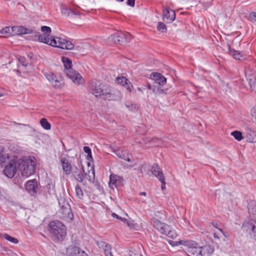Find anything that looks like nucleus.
Returning a JSON list of instances; mask_svg holds the SVG:
<instances>
[{
	"instance_id": "1",
	"label": "nucleus",
	"mask_w": 256,
	"mask_h": 256,
	"mask_svg": "<svg viewBox=\"0 0 256 256\" xmlns=\"http://www.w3.org/2000/svg\"><path fill=\"white\" fill-rule=\"evenodd\" d=\"M50 34H42L39 36L38 40L42 42L50 44L52 46L62 49L72 50L74 44L68 40L58 37L50 38Z\"/></svg>"
},
{
	"instance_id": "2",
	"label": "nucleus",
	"mask_w": 256,
	"mask_h": 256,
	"mask_svg": "<svg viewBox=\"0 0 256 256\" xmlns=\"http://www.w3.org/2000/svg\"><path fill=\"white\" fill-rule=\"evenodd\" d=\"M17 164L22 176L28 178L35 172L36 158L34 156H25L18 160Z\"/></svg>"
},
{
	"instance_id": "3",
	"label": "nucleus",
	"mask_w": 256,
	"mask_h": 256,
	"mask_svg": "<svg viewBox=\"0 0 256 256\" xmlns=\"http://www.w3.org/2000/svg\"><path fill=\"white\" fill-rule=\"evenodd\" d=\"M62 62L64 66V72L67 76L76 84L79 85L84 82V79L76 71L72 68V60L66 57H62Z\"/></svg>"
},
{
	"instance_id": "4",
	"label": "nucleus",
	"mask_w": 256,
	"mask_h": 256,
	"mask_svg": "<svg viewBox=\"0 0 256 256\" xmlns=\"http://www.w3.org/2000/svg\"><path fill=\"white\" fill-rule=\"evenodd\" d=\"M50 231L52 238L54 242L62 241L66 235L64 226L62 222L56 220L51 222L49 224Z\"/></svg>"
},
{
	"instance_id": "5",
	"label": "nucleus",
	"mask_w": 256,
	"mask_h": 256,
	"mask_svg": "<svg viewBox=\"0 0 256 256\" xmlns=\"http://www.w3.org/2000/svg\"><path fill=\"white\" fill-rule=\"evenodd\" d=\"M108 86L96 80H90L88 84V92L97 98H101Z\"/></svg>"
},
{
	"instance_id": "6",
	"label": "nucleus",
	"mask_w": 256,
	"mask_h": 256,
	"mask_svg": "<svg viewBox=\"0 0 256 256\" xmlns=\"http://www.w3.org/2000/svg\"><path fill=\"white\" fill-rule=\"evenodd\" d=\"M132 36L128 32H118L112 35L108 40L115 44H124L129 42L132 39Z\"/></svg>"
},
{
	"instance_id": "7",
	"label": "nucleus",
	"mask_w": 256,
	"mask_h": 256,
	"mask_svg": "<svg viewBox=\"0 0 256 256\" xmlns=\"http://www.w3.org/2000/svg\"><path fill=\"white\" fill-rule=\"evenodd\" d=\"M17 158H13L7 164L3 170L4 174L8 178H12L17 170Z\"/></svg>"
},
{
	"instance_id": "8",
	"label": "nucleus",
	"mask_w": 256,
	"mask_h": 256,
	"mask_svg": "<svg viewBox=\"0 0 256 256\" xmlns=\"http://www.w3.org/2000/svg\"><path fill=\"white\" fill-rule=\"evenodd\" d=\"M248 210L250 214L253 216L254 219V223L245 222L244 226L247 227L248 229L252 230L253 232L256 234V202H251L248 205Z\"/></svg>"
},
{
	"instance_id": "9",
	"label": "nucleus",
	"mask_w": 256,
	"mask_h": 256,
	"mask_svg": "<svg viewBox=\"0 0 256 256\" xmlns=\"http://www.w3.org/2000/svg\"><path fill=\"white\" fill-rule=\"evenodd\" d=\"M102 98L108 100H116L120 98V94L119 91L112 90L108 86Z\"/></svg>"
},
{
	"instance_id": "10",
	"label": "nucleus",
	"mask_w": 256,
	"mask_h": 256,
	"mask_svg": "<svg viewBox=\"0 0 256 256\" xmlns=\"http://www.w3.org/2000/svg\"><path fill=\"white\" fill-rule=\"evenodd\" d=\"M152 224L153 226L158 232L162 234H166L169 230V226L156 219L152 220Z\"/></svg>"
},
{
	"instance_id": "11",
	"label": "nucleus",
	"mask_w": 256,
	"mask_h": 256,
	"mask_svg": "<svg viewBox=\"0 0 256 256\" xmlns=\"http://www.w3.org/2000/svg\"><path fill=\"white\" fill-rule=\"evenodd\" d=\"M11 28V36L33 34L34 30L22 26H14Z\"/></svg>"
},
{
	"instance_id": "12",
	"label": "nucleus",
	"mask_w": 256,
	"mask_h": 256,
	"mask_svg": "<svg viewBox=\"0 0 256 256\" xmlns=\"http://www.w3.org/2000/svg\"><path fill=\"white\" fill-rule=\"evenodd\" d=\"M176 18V13L174 10H170L168 8H163L162 20L167 23L172 22Z\"/></svg>"
},
{
	"instance_id": "13",
	"label": "nucleus",
	"mask_w": 256,
	"mask_h": 256,
	"mask_svg": "<svg viewBox=\"0 0 256 256\" xmlns=\"http://www.w3.org/2000/svg\"><path fill=\"white\" fill-rule=\"evenodd\" d=\"M66 256H88L84 251H80L79 248L70 246L66 249Z\"/></svg>"
},
{
	"instance_id": "14",
	"label": "nucleus",
	"mask_w": 256,
	"mask_h": 256,
	"mask_svg": "<svg viewBox=\"0 0 256 256\" xmlns=\"http://www.w3.org/2000/svg\"><path fill=\"white\" fill-rule=\"evenodd\" d=\"M13 158H17V156L10 155L5 148L0 146V164L9 162Z\"/></svg>"
},
{
	"instance_id": "15",
	"label": "nucleus",
	"mask_w": 256,
	"mask_h": 256,
	"mask_svg": "<svg viewBox=\"0 0 256 256\" xmlns=\"http://www.w3.org/2000/svg\"><path fill=\"white\" fill-rule=\"evenodd\" d=\"M122 182L123 179L122 177L114 174H111L110 176L109 186L111 188L114 189L122 184Z\"/></svg>"
},
{
	"instance_id": "16",
	"label": "nucleus",
	"mask_w": 256,
	"mask_h": 256,
	"mask_svg": "<svg viewBox=\"0 0 256 256\" xmlns=\"http://www.w3.org/2000/svg\"><path fill=\"white\" fill-rule=\"evenodd\" d=\"M245 132L248 142H254L256 139V130L249 126L245 127Z\"/></svg>"
},
{
	"instance_id": "17",
	"label": "nucleus",
	"mask_w": 256,
	"mask_h": 256,
	"mask_svg": "<svg viewBox=\"0 0 256 256\" xmlns=\"http://www.w3.org/2000/svg\"><path fill=\"white\" fill-rule=\"evenodd\" d=\"M189 242H191L194 243V244L192 246H186L189 248V250H188L189 254L190 256H202L200 246H196V244L194 241L190 240Z\"/></svg>"
},
{
	"instance_id": "18",
	"label": "nucleus",
	"mask_w": 256,
	"mask_h": 256,
	"mask_svg": "<svg viewBox=\"0 0 256 256\" xmlns=\"http://www.w3.org/2000/svg\"><path fill=\"white\" fill-rule=\"evenodd\" d=\"M151 77L155 81V87L156 86V84L163 86L166 84V78L160 73H152Z\"/></svg>"
},
{
	"instance_id": "19",
	"label": "nucleus",
	"mask_w": 256,
	"mask_h": 256,
	"mask_svg": "<svg viewBox=\"0 0 256 256\" xmlns=\"http://www.w3.org/2000/svg\"><path fill=\"white\" fill-rule=\"evenodd\" d=\"M62 166V170L66 174H69L72 171V166L69 160L65 158H62L60 160Z\"/></svg>"
},
{
	"instance_id": "20",
	"label": "nucleus",
	"mask_w": 256,
	"mask_h": 256,
	"mask_svg": "<svg viewBox=\"0 0 256 256\" xmlns=\"http://www.w3.org/2000/svg\"><path fill=\"white\" fill-rule=\"evenodd\" d=\"M88 166L89 167V169L88 170V172H84L85 176L86 179L92 183H94V178H95V172L94 168L93 166L90 167V162H88Z\"/></svg>"
},
{
	"instance_id": "21",
	"label": "nucleus",
	"mask_w": 256,
	"mask_h": 256,
	"mask_svg": "<svg viewBox=\"0 0 256 256\" xmlns=\"http://www.w3.org/2000/svg\"><path fill=\"white\" fill-rule=\"evenodd\" d=\"M37 186L36 182L33 180L28 181L26 184V190L30 194H34L36 192V188Z\"/></svg>"
},
{
	"instance_id": "22",
	"label": "nucleus",
	"mask_w": 256,
	"mask_h": 256,
	"mask_svg": "<svg viewBox=\"0 0 256 256\" xmlns=\"http://www.w3.org/2000/svg\"><path fill=\"white\" fill-rule=\"evenodd\" d=\"M202 256H210L214 252V247L210 245L200 246Z\"/></svg>"
},
{
	"instance_id": "23",
	"label": "nucleus",
	"mask_w": 256,
	"mask_h": 256,
	"mask_svg": "<svg viewBox=\"0 0 256 256\" xmlns=\"http://www.w3.org/2000/svg\"><path fill=\"white\" fill-rule=\"evenodd\" d=\"M112 152L118 156L119 158L122 159L128 162H130V160L128 156L127 152L125 150H112Z\"/></svg>"
},
{
	"instance_id": "24",
	"label": "nucleus",
	"mask_w": 256,
	"mask_h": 256,
	"mask_svg": "<svg viewBox=\"0 0 256 256\" xmlns=\"http://www.w3.org/2000/svg\"><path fill=\"white\" fill-rule=\"evenodd\" d=\"M151 172L152 174L158 180H160V178L164 177L161 169L157 164H154L152 166L151 168Z\"/></svg>"
},
{
	"instance_id": "25",
	"label": "nucleus",
	"mask_w": 256,
	"mask_h": 256,
	"mask_svg": "<svg viewBox=\"0 0 256 256\" xmlns=\"http://www.w3.org/2000/svg\"><path fill=\"white\" fill-rule=\"evenodd\" d=\"M98 245L99 248L103 249L106 256H112L111 252V247L110 244H108L104 242H98Z\"/></svg>"
},
{
	"instance_id": "26",
	"label": "nucleus",
	"mask_w": 256,
	"mask_h": 256,
	"mask_svg": "<svg viewBox=\"0 0 256 256\" xmlns=\"http://www.w3.org/2000/svg\"><path fill=\"white\" fill-rule=\"evenodd\" d=\"M168 243L173 246H178L180 244H182L183 246H192L194 244V243L191 242H189V240H179V241H173V240H169Z\"/></svg>"
},
{
	"instance_id": "27",
	"label": "nucleus",
	"mask_w": 256,
	"mask_h": 256,
	"mask_svg": "<svg viewBox=\"0 0 256 256\" xmlns=\"http://www.w3.org/2000/svg\"><path fill=\"white\" fill-rule=\"evenodd\" d=\"M228 52L229 54L232 56L236 60H240L242 56L240 52L232 50L230 46H228Z\"/></svg>"
},
{
	"instance_id": "28",
	"label": "nucleus",
	"mask_w": 256,
	"mask_h": 256,
	"mask_svg": "<svg viewBox=\"0 0 256 256\" xmlns=\"http://www.w3.org/2000/svg\"><path fill=\"white\" fill-rule=\"evenodd\" d=\"M246 78L252 90L256 92V77H246Z\"/></svg>"
},
{
	"instance_id": "29",
	"label": "nucleus",
	"mask_w": 256,
	"mask_h": 256,
	"mask_svg": "<svg viewBox=\"0 0 256 256\" xmlns=\"http://www.w3.org/2000/svg\"><path fill=\"white\" fill-rule=\"evenodd\" d=\"M64 82L62 78H56L52 82L51 84L55 88H60L63 84Z\"/></svg>"
},
{
	"instance_id": "30",
	"label": "nucleus",
	"mask_w": 256,
	"mask_h": 256,
	"mask_svg": "<svg viewBox=\"0 0 256 256\" xmlns=\"http://www.w3.org/2000/svg\"><path fill=\"white\" fill-rule=\"evenodd\" d=\"M40 124L41 126L46 130H49L50 129V124L48 122L47 120L44 118H42L40 120Z\"/></svg>"
},
{
	"instance_id": "31",
	"label": "nucleus",
	"mask_w": 256,
	"mask_h": 256,
	"mask_svg": "<svg viewBox=\"0 0 256 256\" xmlns=\"http://www.w3.org/2000/svg\"><path fill=\"white\" fill-rule=\"evenodd\" d=\"M75 192L76 196L80 199H82L84 196L83 192L78 184L75 186Z\"/></svg>"
},
{
	"instance_id": "32",
	"label": "nucleus",
	"mask_w": 256,
	"mask_h": 256,
	"mask_svg": "<svg viewBox=\"0 0 256 256\" xmlns=\"http://www.w3.org/2000/svg\"><path fill=\"white\" fill-rule=\"evenodd\" d=\"M116 82L122 86H124L128 82V80L124 76H118L116 78Z\"/></svg>"
},
{
	"instance_id": "33",
	"label": "nucleus",
	"mask_w": 256,
	"mask_h": 256,
	"mask_svg": "<svg viewBox=\"0 0 256 256\" xmlns=\"http://www.w3.org/2000/svg\"><path fill=\"white\" fill-rule=\"evenodd\" d=\"M125 106L129 110L132 112H135L138 110L136 104L130 102H126Z\"/></svg>"
},
{
	"instance_id": "34",
	"label": "nucleus",
	"mask_w": 256,
	"mask_h": 256,
	"mask_svg": "<svg viewBox=\"0 0 256 256\" xmlns=\"http://www.w3.org/2000/svg\"><path fill=\"white\" fill-rule=\"evenodd\" d=\"M61 11L62 14L66 16H70L71 14H76V13L74 11H72L64 6L62 7Z\"/></svg>"
},
{
	"instance_id": "35",
	"label": "nucleus",
	"mask_w": 256,
	"mask_h": 256,
	"mask_svg": "<svg viewBox=\"0 0 256 256\" xmlns=\"http://www.w3.org/2000/svg\"><path fill=\"white\" fill-rule=\"evenodd\" d=\"M0 34L4 35V36H8L11 35V28L10 26L5 27L0 30Z\"/></svg>"
},
{
	"instance_id": "36",
	"label": "nucleus",
	"mask_w": 256,
	"mask_h": 256,
	"mask_svg": "<svg viewBox=\"0 0 256 256\" xmlns=\"http://www.w3.org/2000/svg\"><path fill=\"white\" fill-rule=\"evenodd\" d=\"M231 135L234 138L238 141H240L243 138L242 133L238 130L232 132L231 133Z\"/></svg>"
},
{
	"instance_id": "37",
	"label": "nucleus",
	"mask_w": 256,
	"mask_h": 256,
	"mask_svg": "<svg viewBox=\"0 0 256 256\" xmlns=\"http://www.w3.org/2000/svg\"><path fill=\"white\" fill-rule=\"evenodd\" d=\"M156 28L158 30L163 33L166 32L167 31L166 26L162 22H158V23Z\"/></svg>"
},
{
	"instance_id": "38",
	"label": "nucleus",
	"mask_w": 256,
	"mask_h": 256,
	"mask_svg": "<svg viewBox=\"0 0 256 256\" xmlns=\"http://www.w3.org/2000/svg\"><path fill=\"white\" fill-rule=\"evenodd\" d=\"M148 142L152 146H159L162 144V140L157 138H152L149 140Z\"/></svg>"
},
{
	"instance_id": "39",
	"label": "nucleus",
	"mask_w": 256,
	"mask_h": 256,
	"mask_svg": "<svg viewBox=\"0 0 256 256\" xmlns=\"http://www.w3.org/2000/svg\"><path fill=\"white\" fill-rule=\"evenodd\" d=\"M3 237L7 240H8L14 244H17L18 242V240L16 238L12 237L11 236L6 234H4Z\"/></svg>"
},
{
	"instance_id": "40",
	"label": "nucleus",
	"mask_w": 256,
	"mask_h": 256,
	"mask_svg": "<svg viewBox=\"0 0 256 256\" xmlns=\"http://www.w3.org/2000/svg\"><path fill=\"white\" fill-rule=\"evenodd\" d=\"M166 234L173 239L176 238L178 236V234L176 231L174 230H171L170 227L169 230L167 232Z\"/></svg>"
},
{
	"instance_id": "41",
	"label": "nucleus",
	"mask_w": 256,
	"mask_h": 256,
	"mask_svg": "<svg viewBox=\"0 0 256 256\" xmlns=\"http://www.w3.org/2000/svg\"><path fill=\"white\" fill-rule=\"evenodd\" d=\"M45 76L50 84H52L53 80H54L56 78L54 74L50 72L46 73Z\"/></svg>"
},
{
	"instance_id": "42",
	"label": "nucleus",
	"mask_w": 256,
	"mask_h": 256,
	"mask_svg": "<svg viewBox=\"0 0 256 256\" xmlns=\"http://www.w3.org/2000/svg\"><path fill=\"white\" fill-rule=\"evenodd\" d=\"M76 180L79 182H83L84 176L82 172H78L74 176Z\"/></svg>"
},
{
	"instance_id": "43",
	"label": "nucleus",
	"mask_w": 256,
	"mask_h": 256,
	"mask_svg": "<svg viewBox=\"0 0 256 256\" xmlns=\"http://www.w3.org/2000/svg\"><path fill=\"white\" fill-rule=\"evenodd\" d=\"M42 32L45 34H50L51 28L47 26H42L41 27Z\"/></svg>"
},
{
	"instance_id": "44",
	"label": "nucleus",
	"mask_w": 256,
	"mask_h": 256,
	"mask_svg": "<svg viewBox=\"0 0 256 256\" xmlns=\"http://www.w3.org/2000/svg\"><path fill=\"white\" fill-rule=\"evenodd\" d=\"M222 234L224 235L222 230L220 228H218V232L214 233V236L215 238L219 239Z\"/></svg>"
},
{
	"instance_id": "45",
	"label": "nucleus",
	"mask_w": 256,
	"mask_h": 256,
	"mask_svg": "<svg viewBox=\"0 0 256 256\" xmlns=\"http://www.w3.org/2000/svg\"><path fill=\"white\" fill-rule=\"evenodd\" d=\"M18 60H19L20 63L23 66H26L28 64V62L25 58L20 56V57Z\"/></svg>"
},
{
	"instance_id": "46",
	"label": "nucleus",
	"mask_w": 256,
	"mask_h": 256,
	"mask_svg": "<svg viewBox=\"0 0 256 256\" xmlns=\"http://www.w3.org/2000/svg\"><path fill=\"white\" fill-rule=\"evenodd\" d=\"M162 183L161 185V188L162 190H164L166 189V182H165V178H160V180H158Z\"/></svg>"
},
{
	"instance_id": "47",
	"label": "nucleus",
	"mask_w": 256,
	"mask_h": 256,
	"mask_svg": "<svg viewBox=\"0 0 256 256\" xmlns=\"http://www.w3.org/2000/svg\"><path fill=\"white\" fill-rule=\"evenodd\" d=\"M124 86L126 88L128 91L130 92H132V90L133 89V86L131 84L130 82L128 80V82Z\"/></svg>"
},
{
	"instance_id": "48",
	"label": "nucleus",
	"mask_w": 256,
	"mask_h": 256,
	"mask_svg": "<svg viewBox=\"0 0 256 256\" xmlns=\"http://www.w3.org/2000/svg\"><path fill=\"white\" fill-rule=\"evenodd\" d=\"M250 20L256 22V12H252L249 16Z\"/></svg>"
},
{
	"instance_id": "49",
	"label": "nucleus",
	"mask_w": 256,
	"mask_h": 256,
	"mask_svg": "<svg viewBox=\"0 0 256 256\" xmlns=\"http://www.w3.org/2000/svg\"><path fill=\"white\" fill-rule=\"evenodd\" d=\"M126 3L128 5L134 7V6L135 0H128Z\"/></svg>"
},
{
	"instance_id": "50",
	"label": "nucleus",
	"mask_w": 256,
	"mask_h": 256,
	"mask_svg": "<svg viewBox=\"0 0 256 256\" xmlns=\"http://www.w3.org/2000/svg\"><path fill=\"white\" fill-rule=\"evenodd\" d=\"M84 152L86 154H90V152H92L91 149L88 146H84Z\"/></svg>"
},
{
	"instance_id": "51",
	"label": "nucleus",
	"mask_w": 256,
	"mask_h": 256,
	"mask_svg": "<svg viewBox=\"0 0 256 256\" xmlns=\"http://www.w3.org/2000/svg\"><path fill=\"white\" fill-rule=\"evenodd\" d=\"M112 217H114V218H118V219H120V220L122 221V222H126V218H120V217H119V216H118L116 214H114V213H113V214H112Z\"/></svg>"
},
{
	"instance_id": "52",
	"label": "nucleus",
	"mask_w": 256,
	"mask_h": 256,
	"mask_svg": "<svg viewBox=\"0 0 256 256\" xmlns=\"http://www.w3.org/2000/svg\"><path fill=\"white\" fill-rule=\"evenodd\" d=\"M86 159L88 160H92V152L90 154H87Z\"/></svg>"
},
{
	"instance_id": "53",
	"label": "nucleus",
	"mask_w": 256,
	"mask_h": 256,
	"mask_svg": "<svg viewBox=\"0 0 256 256\" xmlns=\"http://www.w3.org/2000/svg\"><path fill=\"white\" fill-rule=\"evenodd\" d=\"M211 5L210 3L208 2H204V4L203 6L205 10H206Z\"/></svg>"
},
{
	"instance_id": "54",
	"label": "nucleus",
	"mask_w": 256,
	"mask_h": 256,
	"mask_svg": "<svg viewBox=\"0 0 256 256\" xmlns=\"http://www.w3.org/2000/svg\"><path fill=\"white\" fill-rule=\"evenodd\" d=\"M140 196H146V192H140Z\"/></svg>"
},
{
	"instance_id": "55",
	"label": "nucleus",
	"mask_w": 256,
	"mask_h": 256,
	"mask_svg": "<svg viewBox=\"0 0 256 256\" xmlns=\"http://www.w3.org/2000/svg\"><path fill=\"white\" fill-rule=\"evenodd\" d=\"M2 96V94L0 92V96Z\"/></svg>"
}]
</instances>
